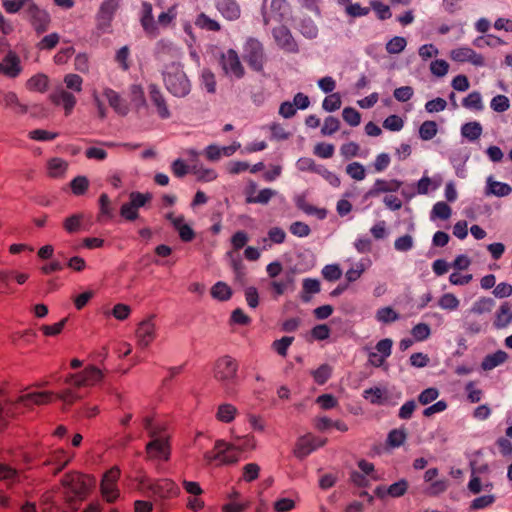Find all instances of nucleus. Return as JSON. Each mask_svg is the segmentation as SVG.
I'll list each match as a JSON object with an SVG mask.
<instances>
[{
	"label": "nucleus",
	"mask_w": 512,
	"mask_h": 512,
	"mask_svg": "<svg viewBox=\"0 0 512 512\" xmlns=\"http://www.w3.org/2000/svg\"><path fill=\"white\" fill-rule=\"evenodd\" d=\"M160 73L166 90L175 97L182 98L191 91V82L181 61L172 60L161 65Z\"/></svg>",
	"instance_id": "obj_1"
},
{
	"label": "nucleus",
	"mask_w": 512,
	"mask_h": 512,
	"mask_svg": "<svg viewBox=\"0 0 512 512\" xmlns=\"http://www.w3.org/2000/svg\"><path fill=\"white\" fill-rule=\"evenodd\" d=\"M143 425L151 438L146 445L148 457L155 460H168L170 456L169 437L164 432V427L153 423L148 416L144 417Z\"/></svg>",
	"instance_id": "obj_2"
},
{
	"label": "nucleus",
	"mask_w": 512,
	"mask_h": 512,
	"mask_svg": "<svg viewBox=\"0 0 512 512\" xmlns=\"http://www.w3.org/2000/svg\"><path fill=\"white\" fill-rule=\"evenodd\" d=\"M101 379L102 372L95 367L87 368L81 373L70 374L65 379L68 387L58 394L57 397L64 404L70 405L81 398V395L76 392V388L95 384Z\"/></svg>",
	"instance_id": "obj_3"
},
{
	"label": "nucleus",
	"mask_w": 512,
	"mask_h": 512,
	"mask_svg": "<svg viewBox=\"0 0 512 512\" xmlns=\"http://www.w3.org/2000/svg\"><path fill=\"white\" fill-rule=\"evenodd\" d=\"M63 493L70 498L83 499L95 484V479L80 473H69L62 479Z\"/></svg>",
	"instance_id": "obj_4"
},
{
	"label": "nucleus",
	"mask_w": 512,
	"mask_h": 512,
	"mask_svg": "<svg viewBox=\"0 0 512 512\" xmlns=\"http://www.w3.org/2000/svg\"><path fill=\"white\" fill-rule=\"evenodd\" d=\"M243 59L256 72H261L264 69L267 58L264 47L258 39L253 37L246 39L243 46Z\"/></svg>",
	"instance_id": "obj_5"
},
{
	"label": "nucleus",
	"mask_w": 512,
	"mask_h": 512,
	"mask_svg": "<svg viewBox=\"0 0 512 512\" xmlns=\"http://www.w3.org/2000/svg\"><path fill=\"white\" fill-rule=\"evenodd\" d=\"M139 489H148L154 495L160 498L171 497L177 495L179 492V488L177 487V485L169 479L152 481L148 478H143L139 482Z\"/></svg>",
	"instance_id": "obj_6"
},
{
	"label": "nucleus",
	"mask_w": 512,
	"mask_h": 512,
	"mask_svg": "<svg viewBox=\"0 0 512 512\" xmlns=\"http://www.w3.org/2000/svg\"><path fill=\"white\" fill-rule=\"evenodd\" d=\"M237 363L230 356L220 358L214 368V377L223 385L231 383L237 375Z\"/></svg>",
	"instance_id": "obj_7"
},
{
	"label": "nucleus",
	"mask_w": 512,
	"mask_h": 512,
	"mask_svg": "<svg viewBox=\"0 0 512 512\" xmlns=\"http://www.w3.org/2000/svg\"><path fill=\"white\" fill-rule=\"evenodd\" d=\"M289 6L285 0H271L269 8L263 4L262 17L265 25H269L272 21L281 22L288 14Z\"/></svg>",
	"instance_id": "obj_8"
},
{
	"label": "nucleus",
	"mask_w": 512,
	"mask_h": 512,
	"mask_svg": "<svg viewBox=\"0 0 512 512\" xmlns=\"http://www.w3.org/2000/svg\"><path fill=\"white\" fill-rule=\"evenodd\" d=\"M220 64L225 74L236 78H242L244 75V67L242 66L238 53L229 49L221 55Z\"/></svg>",
	"instance_id": "obj_9"
},
{
	"label": "nucleus",
	"mask_w": 512,
	"mask_h": 512,
	"mask_svg": "<svg viewBox=\"0 0 512 512\" xmlns=\"http://www.w3.org/2000/svg\"><path fill=\"white\" fill-rule=\"evenodd\" d=\"M119 476H120V471L116 467L110 469L103 476V479L101 482V492H102L103 497L108 502H113L119 497V490L116 485Z\"/></svg>",
	"instance_id": "obj_10"
},
{
	"label": "nucleus",
	"mask_w": 512,
	"mask_h": 512,
	"mask_svg": "<svg viewBox=\"0 0 512 512\" xmlns=\"http://www.w3.org/2000/svg\"><path fill=\"white\" fill-rule=\"evenodd\" d=\"M155 55L156 59L163 65L172 60L180 61L182 52L181 49L171 41L160 40L156 45Z\"/></svg>",
	"instance_id": "obj_11"
},
{
	"label": "nucleus",
	"mask_w": 512,
	"mask_h": 512,
	"mask_svg": "<svg viewBox=\"0 0 512 512\" xmlns=\"http://www.w3.org/2000/svg\"><path fill=\"white\" fill-rule=\"evenodd\" d=\"M272 35L276 44L284 51L289 53H297L299 51L297 42L287 27L279 26L274 28Z\"/></svg>",
	"instance_id": "obj_12"
},
{
	"label": "nucleus",
	"mask_w": 512,
	"mask_h": 512,
	"mask_svg": "<svg viewBox=\"0 0 512 512\" xmlns=\"http://www.w3.org/2000/svg\"><path fill=\"white\" fill-rule=\"evenodd\" d=\"M156 337V325L153 317L147 318L138 324L136 329L137 343L142 348H146Z\"/></svg>",
	"instance_id": "obj_13"
},
{
	"label": "nucleus",
	"mask_w": 512,
	"mask_h": 512,
	"mask_svg": "<svg viewBox=\"0 0 512 512\" xmlns=\"http://www.w3.org/2000/svg\"><path fill=\"white\" fill-rule=\"evenodd\" d=\"M450 57L453 61L456 62H470L474 66L479 67L485 65L484 57L466 46L451 50Z\"/></svg>",
	"instance_id": "obj_14"
},
{
	"label": "nucleus",
	"mask_w": 512,
	"mask_h": 512,
	"mask_svg": "<svg viewBox=\"0 0 512 512\" xmlns=\"http://www.w3.org/2000/svg\"><path fill=\"white\" fill-rule=\"evenodd\" d=\"M149 98L153 106L156 108L158 116L162 119L171 117V112L166 103V99L161 92L160 88L155 84H150L148 87Z\"/></svg>",
	"instance_id": "obj_15"
},
{
	"label": "nucleus",
	"mask_w": 512,
	"mask_h": 512,
	"mask_svg": "<svg viewBox=\"0 0 512 512\" xmlns=\"http://www.w3.org/2000/svg\"><path fill=\"white\" fill-rule=\"evenodd\" d=\"M22 71L20 58L16 53L9 51L0 61V74L8 78H16Z\"/></svg>",
	"instance_id": "obj_16"
},
{
	"label": "nucleus",
	"mask_w": 512,
	"mask_h": 512,
	"mask_svg": "<svg viewBox=\"0 0 512 512\" xmlns=\"http://www.w3.org/2000/svg\"><path fill=\"white\" fill-rule=\"evenodd\" d=\"M223 451V454L219 458V464H234L239 460V449L236 447L235 444H229L225 441L218 440L215 443V450H218L219 453L221 450Z\"/></svg>",
	"instance_id": "obj_17"
},
{
	"label": "nucleus",
	"mask_w": 512,
	"mask_h": 512,
	"mask_svg": "<svg viewBox=\"0 0 512 512\" xmlns=\"http://www.w3.org/2000/svg\"><path fill=\"white\" fill-rule=\"evenodd\" d=\"M216 8L229 21L237 20L241 14L240 7L235 0H216Z\"/></svg>",
	"instance_id": "obj_18"
},
{
	"label": "nucleus",
	"mask_w": 512,
	"mask_h": 512,
	"mask_svg": "<svg viewBox=\"0 0 512 512\" xmlns=\"http://www.w3.org/2000/svg\"><path fill=\"white\" fill-rule=\"evenodd\" d=\"M120 1L121 0H105L102 3L99 11V25L104 31L109 27V22L117 10Z\"/></svg>",
	"instance_id": "obj_19"
},
{
	"label": "nucleus",
	"mask_w": 512,
	"mask_h": 512,
	"mask_svg": "<svg viewBox=\"0 0 512 512\" xmlns=\"http://www.w3.org/2000/svg\"><path fill=\"white\" fill-rule=\"evenodd\" d=\"M0 105L12 109L17 114H25L28 111V106L20 103L14 92L0 91Z\"/></svg>",
	"instance_id": "obj_20"
},
{
	"label": "nucleus",
	"mask_w": 512,
	"mask_h": 512,
	"mask_svg": "<svg viewBox=\"0 0 512 512\" xmlns=\"http://www.w3.org/2000/svg\"><path fill=\"white\" fill-rule=\"evenodd\" d=\"M512 324V305L509 302H504L500 305L495 313L493 325L497 329L507 328Z\"/></svg>",
	"instance_id": "obj_21"
},
{
	"label": "nucleus",
	"mask_w": 512,
	"mask_h": 512,
	"mask_svg": "<svg viewBox=\"0 0 512 512\" xmlns=\"http://www.w3.org/2000/svg\"><path fill=\"white\" fill-rule=\"evenodd\" d=\"M315 437L311 435L301 436L295 446L294 454L297 458L303 459L316 450Z\"/></svg>",
	"instance_id": "obj_22"
},
{
	"label": "nucleus",
	"mask_w": 512,
	"mask_h": 512,
	"mask_svg": "<svg viewBox=\"0 0 512 512\" xmlns=\"http://www.w3.org/2000/svg\"><path fill=\"white\" fill-rule=\"evenodd\" d=\"M270 286L277 296L282 295L295 289V277L292 272H287L281 279L272 281Z\"/></svg>",
	"instance_id": "obj_23"
},
{
	"label": "nucleus",
	"mask_w": 512,
	"mask_h": 512,
	"mask_svg": "<svg viewBox=\"0 0 512 512\" xmlns=\"http://www.w3.org/2000/svg\"><path fill=\"white\" fill-rule=\"evenodd\" d=\"M104 97L116 113L126 115L129 112L128 104L114 90L109 88L105 89Z\"/></svg>",
	"instance_id": "obj_24"
},
{
	"label": "nucleus",
	"mask_w": 512,
	"mask_h": 512,
	"mask_svg": "<svg viewBox=\"0 0 512 512\" xmlns=\"http://www.w3.org/2000/svg\"><path fill=\"white\" fill-rule=\"evenodd\" d=\"M71 461V456H67L65 451L58 450L53 452L47 459H45L42 464L43 465H54L56 466L54 474L60 472L69 462Z\"/></svg>",
	"instance_id": "obj_25"
},
{
	"label": "nucleus",
	"mask_w": 512,
	"mask_h": 512,
	"mask_svg": "<svg viewBox=\"0 0 512 512\" xmlns=\"http://www.w3.org/2000/svg\"><path fill=\"white\" fill-rule=\"evenodd\" d=\"M486 188V194H492L497 197L508 196L512 192V188L509 184L495 181L492 176L487 178Z\"/></svg>",
	"instance_id": "obj_26"
},
{
	"label": "nucleus",
	"mask_w": 512,
	"mask_h": 512,
	"mask_svg": "<svg viewBox=\"0 0 512 512\" xmlns=\"http://www.w3.org/2000/svg\"><path fill=\"white\" fill-rule=\"evenodd\" d=\"M483 128L477 121L467 122L461 127V135L470 142H474L480 138Z\"/></svg>",
	"instance_id": "obj_27"
},
{
	"label": "nucleus",
	"mask_w": 512,
	"mask_h": 512,
	"mask_svg": "<svg viewBox=\"0 0 512 512\" xmlns=\"http://www.w3.org/2000/svg\"><path fill=\"white\" fill-rule=\"evenodd\" d=\"M495 306V301L492 298L489 297H482L475 301L472 305V307L466 311V314H485L492 311V309Z\"/></svg>",
	"instance_id": "obj_28"
},
{
	"label": "nucleus",
	"mask_w": 512,
	"mask_h": 512,
	"mask_svg": "<svg viewBox=\"0 0 512 512\" xmlns=\"http://www.w3.org/2000/svg\"><path fill=\"white\" fill-rule=\"evenodd\" d=\"M507 357H508V355L506 352H504L502 350H498L495 353L487 355L483 359L481 367L483 370H486V371L492 370V369L496 368L497 366L501 365L502 363H504L506 361Z\"/></svg>",
	"instance_id": "obj_29"
},
{
	"label": "nucleus",
	"mask_w": 512,
	"mask_h": 512,
	"mask_svg": "<svg viewBox=\"0 0 512 512\" xmlns=\"http://www.w3.org/2000/svg\"><path fill=\"white\" fill-rule=\"evenodd\" d=\"M54 102L58 105L63 106V108L66 111V114H68L72 111L73 107L75 106L76 98L72 93L62 89L54 96Z\"/></svg>",
	"instance_id": "obj_30"
},
{
	"label": "nucleus",
	"mask_w": 512,
	"mask_h": 512,
	"mask_svg": "<svg viewBox=\"0 0 512 512\" xmlns=\"http://www.w3.org/2000/svg\"><path fill=\"white\" fill-rule=\"evenodd\" d=\"M232 289L228 284L222 281L216 282L211 287V296L218 301H227L232 296Z\"/></svg>",
	"instance_id": "obj_31"
},
{
	"label": "nucleus",
	"mask_w": 512,
	"mask_h": 512,
	"mask_svg": "<svg viewBox=\"0 0 512 512\" xmlns=\"http://www.w3.org/2000/svg\"><path fill=\"white\" fill-rule=\"evenodd\" d=\"M190 172L196 176L197 180L202 182H211L217 178V173L214 169L205 168L199 164L191 166Z\"/></svg>",
	"instance_id": "obj_32"
},
{
	"label": "nucleus",
	"mask_w": 512,
	"mask_h": 512,
	"mask_svg": "<svg viewBox=\"0 0 512 512\" xmlns=\"http://www.w3.org/2000/svg\"><path fill=\"white\" fill-rule=\"evenodd\" d=\"M296 206L308 215H315L318 219H324L327 215L325 209H319L312 206L303 196L297 197Z\"/></svg>",
	"instance_id": "obj_33"
},
{
	"label": "nucleus",
	"mask_w": 512,
	"mask_h": 512,
	"mask_svg": "<svg viewBox=\"0 0 512 512\" xmlns=\"http://www.w3.org/2000/svg\"><path fill=\"white\" fill-rule=\"evenodd\" d=\"M370 7H364L358 2H353V0L343 8L345 15L349 18H359L367 16L370 13Z\"/></svg>",
	"instance_id": "obj_34"
},
{
	"label": "nucleus",
	"mask_w": 512,
	"mask_h": 512,
	"mask_svg": "<svg viewBox=\"0 0 512 512\" xmlns=\"http://www.w3.org/2000/svg\"><path fill=\"white\" fill-rule=\"evenodd\" d=\"M67 167V161L61 158H52L47 165L49 175L55 178L63 176L67 170Z\"/></svg>",
	"instance_id": "obj_35"
},
{
	"label": "nucleus",
	"mask_w": 512,
	"mask_h": 512,
	"mask_svg": "<svg viewBox=\"0 0 512 512\" xmlns=\"http://www.w3.org/2000/svg\"><path fill=\"white\" fill-rule=\"evenodd\" d=\"M99 216L98 220L112 219L114 217V210L111 206L110 199L107 194L103 193L99 197Z\"/></svg>",
	"instance_id": "obj_36"
},
{
	"label": "nucleus",
	"mask_w": 512,
	"mask_h": 512,
	"mask_svg": "<svg viewBox=\"0 0 512 512\" xmlns=\"http://www.w3.org/2000/svg\"><path fill=\"white\" fill-rule=\"evenodd\" d=\"M363 397L372 404L381 405L385 402V390L379 387H372L364 390Z\"/></svg>",
	"instance_id": "obj_37"
},
{
	"label": "nucleus",
	"mask_w": 512,
	"mask_h": 512,
	"mask_svg": "<svg viewBox=\"0 0 512 512\" xmlns=\"http://www.w3.org/2000/svg\"><path fill=\"white\" fill-rule=\"evenodd\" d=\"M462 105L470 110L481 111L484 108L481 94L477 91H473L468 94L462 101Z\"/></svg>",
	"instance_id": "obj_38"
},
{
	"label": "nucleus",
	"mask_w": 512,
	"mask_h": 512,
	"mask_svg": "<svg viewBox=\"0 0 512 512\" xmlns=\"http://www.w3.org/2000/svg\"><path fill=\"white\" fill-rule=\"evenodd\" d=\"M459 305L460 300L452 293H445L438 300V306L447 311H455Z\"/></svg>",
	"instance_id": "obj_39"
},
{
	"label": "nucleus",
	"mask_w": 512,
	"mask_h": 512,
	"mask_svg": "<svg viewBox=\"0 0 512 512\" xmlns=\"http://www.w3.org/2000/svg\"><path fill=\"white\" fill-rule=\"evenodd\" d=\"M299 31L304 37L308 39H314L318 35L317 25L310 18H305L301 20V22L299 23Z\"/></svg>",
	"instance_id": "obj_40"
},
{
	"label": "nucleus",
	"mask_w": 512,
	"mask_h": 512,
	"mask_svg": "<svg viewBox=\"0 0 512 512\" xmlns=\"http://www.w3.org/2000/svg\"><path fill=\"white\" fill-rule=\"evenodd\" d=\"M200 84L208 93H215L216 79L214 73L209 69H203L200 74Z\"/></svg>",
	"instance_id": "obj_41"
},
{
	"label": "nucleus",
	"mask_w": 512,
	"mask_h": 512,
	"mask_svg": "<svg viewBox=\"0 0 512 512\" xmlns=\"http://www.w3.org/2000/svg\"><path fill=\"white\" fill-rule=\"evenodd\" d=\"M237 413L236 407L231 404H221L218 407L216 417L219 421L229 423L231 422Z\"/></svg>",
	"instance_id": "obj_42"
},
{
	"label": "nucleus",
	"mask_w": 512,
	"mask_h": 512,
	"mask_svg": "<svg viewBox=\"0 0 512 512\" xmlns=\"http://www.w3.org/2000/svg\"><path fill=\"white\" fill-rule=\"evenodd\" d=\"M375 318L381 323H392L399 319V314L391 307H383L377 310Z\"/></svg>",
	"instance_id": "obj_43"
},
{
	"label": "nucleus",
	"mask_w": 512,
	"mask_h": 512,
	"mask_svg": "<svg viewBox=\"0 0 512 512\" xmlns=\"http://www.w3.org/2000/svg\"><path fill=\"white\" fill-rule=\"evenodd\" d=\"M195 25L201 29L207 31H219L220 24L216 21L208 17L206 14L201 13L197 16L195 20Z\"/></svg>",
	"instance_id": "obj_44"
},
{
	"label": "nucleus",
	"mask_w": 512,
	"mask_h": 512,
	"mask_svg": "<svg viewBox=\"0 0 512 512\" xmlns=\"http://www.w3.org/2000/svg\"><path fill=\"white\" fill-rule=\"evenodd\" d=\"M402 186V182L399 180L385 181L378 179L374 184V190L376 192H396Z\"/></svg>",
	"instance_id": "obj_45"
},
{
	"label": "nucleus",
	"mask_w": 512,
	"mask_h": 512,
	"mask_svg": "<svg viewBox=\"0 0 512 512\" xmlns=\"http://www.w3.org/2000/svg\"><path fill=\"white\" fill-rule=\"evenodd\" d=\"M277 195V191L273 190V189H270V188H265V189H262L260 190L256 196H248L247 197V202L249 203H258V204H267L272 197L276 196Z\"/></svg>",
	"instance_id": "obj_46"
},
{
	"label": "nucleus",
	"mask_w": 512,
	"mask_h": 512,
	"mask_svg": "<svg viewBox=\"0 0 512 512\" xmlns=\"http://www.w3.org/2000/svg\"><path fill=\"white\" fill-rule=\"evenodd\" d=\"M332 367L328 364H322L316 370L312 371V376L315 382L319 385H323L332 375Z\"/></svg>",
	"instance_id": "obj_47"
},
{
	"label": "nucleus",
	"mask_w": 512,
	"mask_h": 512,
	"mask_svg": "<svg viewBox=\"0 0 512 512\" xmlns=\"http://www.w3.org/2000/svg\"><path fill=\"white\" fill-rule=\"evenodd\" d=\"M437 124L434 121H424L419 128V136L422 140L428 141L437 134Z\"/></svg>",
	"instance_id": "obj_48"
},
{
	"label": "nucleus",
	"mask_w": 512,
	"mask_h": 512,
	"mask_svg": "<svg viewBox=\"0 0 512 512\" xmlns=\"http://www.w3.org/2000/svg\"><path fill=\"white\" fill-rule=\"evenodd\" d=\"M451 208L448 204L443 201H439L434 204L431 211V219L439 218L442 220H447L451 216Z\"/></svg>",
	"instance_id": "obj_49"
},
{
	"label": "nucleus",
	"mask_w": 512,
	"mask_h": 512,
	"mask_svg": "<svg viewBox=\"0 0 512 512\" xmlns=\"http://www.w3.org/2000/svg\"><path fill=\"white\" fill-rule=\"evenodd\" d=\"M342 101L339 93H331L322 102V108L327 112H334L341 107Z\"/></svg>",
	"instance_id": "obj_50"
},
{
	"label": "nucleus",
	"mask_w": 512,
	"mask_h": 512,
	"mask_svg": "<svg viewBox=\"0 0 512 512\" xmlns=\"http://www.w3.org/2000/svg\"><path fill=\"white\" fill-rule=\"evenodd\" d=\"M346 173L354 180L361 181L366 177L365 167L359 162H352L346 166Z\"/></svg>",
	"instance_id": "obj_51"
},
{
	"label": "nucleus",
	"mask_w": 512,
	"mask_h": 512,
	"mask_svg": "<svg viewBox=\"0 0 512 512\" xmlns=\"http://www.w3.org/2000/svg\"><path fill=\"white\" fill-rule=\"evenodd\" d=\"M407 45V41L404 37L395 36L387 44L386 50L389 54L401 53Z\"/></svg>",
	"instance_id": "obj_52"
},
{
	"label": "nucleus",
	"mask_w": 512,
	"mask_h": 512,
	"mask_svg": "<svg viewBox=\"0 0 512 512\" xmlns=\"http://www.w3.org/2000/svg\"><path fill=\"white\" fill-rule=\"evenodd\" d=\"M411 335L415 341H425L431 335V329L426 323H418L411 330Z\"/></svg>",
	"instance_id": "obj_53"
},
{
	"label": "nucleus",
	"mask_w": 512,
	"mask_h": 512,
	"mask_svg": "<svg viewBox=\"0 0 512 512\" xmlns=\"http://www.w3.org/2000/svg\"><path fill=\"white\" fill-rule=\"evenodd\" d=\"M48 23V14L34 6V29H36L39 32H43L46 30Z\"/></svg>",
	"instance_id": "obj_54"
},
{
	"label": "nucleus",
	"mask_w": 512,
	"mask_h": 512,
	"mask_svg": "<svg viewBox=\"0 0 512 512\" xmlns=\"http://www.w3.org/2000/svg\"><path fill=\"white\" fill-rule=\"evenodd\" d=\"M370 8L373 9L380 20H386L391 17V11L388 5L379 0H371Z\"/></svg>",
	"instance_id": "obj_55"
},
{
	"label": "nucleus",
	"mask_w": 512,
	"mask_h": 512,
	"mask_svg": "<svg viewBox=\"0 0 512 512\" xmlns=\"http://www.w3.org/2000/svg\"><path fill=\"white\" fill-rule=\"evenodd\" d=\"M130 98H131V102L136 107H144L146 105L144 91L140 85L133 84L130 87Z\"/></svg>",
	"instance_id": "obj_56"
},
{
	"label": "nucleus",
	"mask_w": 512,
	"mask_h": 512,
	"mask_svg": "<svg viewBox=\"0 0 512 512\" xmlns=\"http://www.w3.org/2000/svg\"><path fill=\"white\" fill-rule=\"evenodd\" d=\"M129 199L131 205L138 210L152 199V195L150 193L131 192Z\"/></svg>",
	"instance_id": "obj_57"
},
{
	"label": "nucleus",
	"mask_w": 512,
	"mask_h": 512,
	"mask_svg": "<svg viewBox=\"0 0 512 512\" xmlns=\"http://www.w3.org/2000/svg\"><path fill=\"white\" fill-rule=\"evenodd\" d=\"M342 117L346 123L353 127L358 126L361 122L360 113L352 107L344 108L342 111Z\"/></svg>",
	"instance_id": "obj_58"
},
{
	"label": "nucleus",
	"mask_w": 512,
	"mask_h": 512,
	"mask_svg": "<svg viewBox=\"0 0 512 512\" xmlns=\"http://www.w3.org/2000/svg\"><path fill=\"white\" fill-rule=\"evenodd\" d=\"M322 275L328 281H336L342 276V270L338 264H328L323 267Z\"/></svg>",
	"instance_id": "obj_59"
},
{
	"label": "nucleus",
	"mask_w": 512,
	"mask_h": 512,
	"mask_svg": "<svg viewBox=\"0 0 512 512\" xmlns=\"http://www.w3.org/2000/svg\"><path fill=\"white\" fill-rule=\"evenodd\" d=\"M503 43L504 42L500 38L495 37L493 35H488L486 37H483V36L477 37L473 41L474 46H476L478 48H484L486 46L496 47V46L501 45Z\"/></svg>",
	"instance_id": "obj_60"
},
{
	"label": "nucleus",
	"mask_w": 512,
	"mask_h": 512,
	"mask_svg": "<svg viewBox=\"0 0 512 512\" xmlns=\"http://www.w3.org/2000/svg\"><path fill=\"white\" fill-rule=\"evenodd\" d=\"M449 64L443 59H437L430 63V71L436 77H443L448 73Z\"/></svg>",
	"instance_id": "obj_61"
},
{
	"label": "nucleus",
	"mask_w": 512,
	"mask_h": 512,
	"mask_svg": "<svg viewBox=\"0 0 512 512\" xmlns=\"http://www.w3.org/2000/svg\"><path fill=\"white\" fill-rule=\"evenodd\" d=\"M414 246V239L410 235L398 237L394 242V248L399 252H407Z\"/></svg>",
	"instance_id": "obj_62"
},
{
	"label": "nucleus",
	"mask_w": 512,
	"mask_h": 512,
	"mask_svg": "<svg viewBox=\"0 0 512 512\" xmlns=\"http://www.w3.org/2000/svg\"><path fill=\"white\" fill-rule=\"evenodd\" d=\"M407 489L408 482L404 479H401L387 488V494L391 497H400L406 493Z\"/></svg>",
	"instance_id": "obj_63"
},
{
	"label": "nucleus",
	"mask_w": 512,
	"mask_h": 512,
	"mask_svg": "<svg viewBox=\"0 0 512 512\" xmlns=\"http://www.w3.org/2000/svg\"><path fill=\"white\" fill-rule=\"evenodd\" d=\"M438 396H439L438 389H436L434 387H430V388L423 390L419 394L418 401L422 405H428V404L432 403L433 401H435L438 398Z\"/></svg>",
	"instance_id": "obj_64"
}]
</instances>
